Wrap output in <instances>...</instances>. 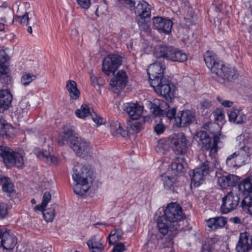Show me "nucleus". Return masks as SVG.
Wrapping results in <instances>:
<instances>
[{
  "label": "nucleus",
  "instance_id": "obj_16",
  "mask_svg": "<svg viewBox=\"0 0 252 252\" xmlns=\"http://www.w3.org/2000/svg\"><path fill=\"white\" fill-rule=\"evenodd\" d=\"M194 119V115L191 111L185 110L175 118V124L178 127H185L189 126Z\"/></svg>",
  "mask_w": 252,
  "mask_h": 252
},
{
  "label": "nucleus",
  "instance_id": "obj_12",
  "mask_svg": "<svg viewBox=\"0 0 252 252\" xmlns=\"http://www.w3.org/2000/svg\"><path fill=\"white\" fill-rule=\"evenodd\" d=\"M170 147L176 155H184L187 151V140L183 134L174 135L170 141Z\"/></svg>",
  "mask_w": 252,
  "mask_h": 252
},
{
  "label": "nucleus",
  "instance_id": "obj_20",
  "mask_svg": "<svg viewBox=\"0 0 252 252\" xmlns=\"http://www.w3.org/2000/svg\"><path fill=\"white\" fill-rule=\"evenodd\" d=\"M12 98V95L8 90L0 91V113L8 109Z\"/></svg>",
  "mask_w": 252,
  "mask_h": 252
},
{
  "label": "nucleus",
  "instance_id": "obj_25",
  "mask_svg": "<svg viewBox=\"0 0 252 252\" xmlns=\"http://www.w3.org/2000/svg\"><path fill=\"white\" fill-rule=\"evenodd\" d=\"M227 222V220L223 217H217L209 219L207 221L208 227L212 230L224 227Z\"/></svg>",
  "mask_w": 252,
  "mask_h": 252
},
{
  "label": "nucleus",
  "instance_id": "obj_7",
  "mask_svg": "<svg viewBox=\"0 0 252 252\" xmlns=\"http://www.w3.org/2000/svg\"><path fill=\"white\" fill-rule=\"evenodd\" d=\"M137 13V22L140 28L145 31L150 30L149 21L151 17V6L145 1L140 2L136 7Z\"/></svg>",
  "mask_w": 252,
  "mask_h": 252
},
{
  "label": "nucleus",
  "instance_id": "obj_1",
  "mask_svg": "<svg viewBox=\"0 0 252 252\" xmlns=\"http://www.w3.org/2000/svg\"><path fill=\"white\" fill-rule=\"evenodd\" d=\"M204 58L213 77L220 83L225 84L237 78V70L233 67L224 65L215 54L207 51L205 53Z\"/></svg>",
  "mask_w": 252,
  "mask_h": 252
},
{
  "label": "nucleus",
  "instance_id": "obj_57",
  "mask_svg": "<svg viewBox=\"0 0 252 252\" xmlns=\"http://www.w3.org/2000/svg\"><path fill=\"white\" fill-rule=\"evenodd\" d=\"M0 80L2 83L8 84L10 82L11 79L8 74H7L0 77Z\"/></svg>",
  "mask_w": 252,
  "mask_h": 252
},
{
  "label": "nucleus",
  "instance_id": "obj_60",
  "mask_svg": "<svg viewBox=\"0 0 252 252\" xmlns=\"http://www.w3.org/2000/svg\"><path fill=\"white\" fill-rule=\"evenodd\" d=\"M91 80L92 83V85L94 86H95L96 85H98V80L96 76L94 75H92L91 76Z\"/></svg>",
  "mask_w": 252,
  "mask_h": 252
},
{
  "label": "nucleus",
  "instance_id": "obj_49",
  "mask_svg": "<svg viewBox=\"0 0 252 252\" xmlns=\"http://www.w3.org/2000/svg\"><path fill=\"white\" fill-rule=\"evenodd\" d=\"M218 102L224 107H231L233 105L234 102L232 101L223 100L221 98L220 96H218L217 98Z\"/></svg>",
  "mask_w": 252,
  "mask_h": 252
},
{
  "label": "nucleus",
  "instance_id": "obj_23",
  "mask_svg": "<svg viewBox=\"0 0 252 252\" xmlns=\"http://www.w3.org/2000/svg\"><path fill=\"white\" fill-rule=\"evenodd\" d=\"M87 245L92 252H102L104 249L102 239L99 235L92 237L88 241Z\"/></svg>",
  "mask_w": 252,
  "mask_h": 252
},
{
  "label": "nucleus",
  "instance_id": "obj_62",
  "mask_svg": "<svg viewBox=\"0 0 252 252\" xmlns=\"http://www.w3.org/2000/svg\"><path fill=\"white\" fill-rule=\"evenodd\" d=\"M128 4L130 5V6H135V1L131 0H128V2L127 3Z\"/></svg>",
  "mask_w": 252,
  "mask_h": 252
},
{
  "label": "nucleus",
  "instance_id": "obj_39",
  "mask_svg": "<svg viewBox=\"0 0 252 252\" xmlns=\"http://www.w3.org/2000/svg\"><path fill=\"white\" fill-rule=\"evenodd\" d=\"M182 159L176 157L174 161L171 164V169L175 171V174L182 172L183 170V165L182 163Z\"/></svg>",
  "mask_w": 252,
  "mask_h": 252
},
{
  "label": "nucleus",
  "instance_id": "obj_33",
  "mask_svg": "<svg viewBox=\"0 0 252 252\" xmlns=\"http://www.w3.org/2000/svg\"><path fill=\"white\" fill-rule=\"evenodd\" d=\"M122 236L123 232L121 229H116L111 231L108 238L109 244H116L118 241L122 239Z\"/></svg>",
  "mask_w": 252,
  "mask_h": 252
},
{
  "label": "nucleus",
  "instance_id": "obj_51",
  "mask_svg": "<svg viewBox=\"0 0 252 252\" xmlns=\"http://www.w3.org/2000/svg\"><path fill=\"white\" fill-rule=\"evenodd\" d=\"M78 4L82 8L88 9L91 5L90 0H76Z\"/></svg>",
  "mask_w": 252,
  "mask_h": 252
},
{
  "label": "nucleus",
  "instance_id": "obj_14",
  "mask_svg": "<svg viewBox=\"0 0 252 252\" xmlns=\"http://www.w3.org/2000/svg\"><path fill=\"white\" fill-rule=\"evenodd\" d=\"M127 76L125 71H119L116 75L111 79L110 86L113 91H120L125 88L127 83Z\"/></svg>",
  "mask_w": 252,
  "mask_h": 252
},
{
  "label": "nucleus",
  "instance_id": "obj_58",
  "mask_svg": "<svg viewBox=\"0 0 252 252\" xmlns=\"http://www.w3.org/2000/svg\"><path fill=\"white\" fill-rule=\"evenodd\" d=\"M202 252H211V246L209 244L205 243L202 245Z\"/></svg>",
  "mask_w": 252,
  "mask_h": 252
},
{
  "label": "nucleus",
  "instance_id": "obj_40",
  "mask_svg": "<svg viewBox=\"0 0 252 252\" xmlns=\"http://www.w3.org/2000/svg\"><path fill=\"white\" fill-rule=\"evenodd\" d=\"M241 205L244 210L247 211L252 215V196H245L242 201Z\"/></svg>",
  "mask_w": 252,
  "mask_h": 252
},
{
  "label": "nucleus",
  "instance_id": "obj_2",
  "mask_svg": "<svg viewBox=\"0 0 252 252\" xmlns=\"http://www.w3.org/2000/svg\"><path fill=\"white\" fill-rule=\"evenodd\" d=\"M73 127L64 128L62 139L58 140V144L62 146L65 142H69V146L76 155L82 158L91 156L93 153L90 143L84 138L73 134Z\"/></svg>",
  "mask_w": 252,
  "mask_h": 252
},
{
  "label": "nucleus",
  "instance_id": "obj_37",
  "mask_svg": "<svg viewBox=\"0 0 252 252\" xmlns=\"http://www.w3.org/2000/svg\"><path fill=\"white\" fill-rule=\"evenodd\" d=\"M43 213V215L45 220L48 222H51L53 220L55 217V207L54 205L51 206L50 208L45 209Z\"/></svg>",
  "mask_w": 252,
  "mask_h": 252
},
{
  "label": "nucleus",
  "instance_id": "obj_32",
  "mask_svg": "<svg viewBox=\"0 0 252 252\" xmlns=\"http://www.w3.org/2000/svg\"><path fill=\"white\" fill-rule=\"evenodd\" d=\"M239 189L244 194L252 193V178L244 180L239 185Z\"/></svg>",
  "mask_w": 252,
  "mask_h": 252
},
{
  "label": "nucleus",
  "instance_id": "obj_8",
  "mask_svg": "<svg viewBox=\"0 0 252 252\" xmlns=\"http://www.w3.org/2000/svg\"><path fill=\"white\" fill-rule=\"evenodd\" d=\"M150 85L158 94L163 96L166 100H171L174 97L175 87L166 77L154 81Z\"/></svg>",
  "mask_w": 252,
  "mask_h": 252
},
{
  "label": "nucleus",
  "instance_id": "obj_43",
  "mask_svg": "<svg viewBox=\"0 0 252 252\" xmlns=\"http://www.w3.org/2000/svg\"><path fill=\"white\" fill-rule=\"evenodd\" d=\"M36 78V76L32 73L25 72L22 76L21 81L23 85L27 86L34 80Z\"/></svg>",
  "mask_w": 252,
  "mask_h": 252
},
{
  "label": "nucleus",
  "instance_id": "obj_27",
  "mask_svg": "<svg viewBox=\"0 0 252 252\" xmlns=\"http://www.w3.org/2000/svg\"><path fill=\"white\" fill-rule=\"evenodd\" d=\"M37 157L49 164H57L58 162V158L55 156H51L50 153L46 150L39 151Z\"/></svg>",
  "mask_w": 252,
  "mask_h": 252
},
{
  "label": "nucleus",
  "instance_id": "obj_38",
  "mask_svg": "<svg viewBox=\"0 0 252 252\" xmlns=\"http://www.w3.org/2000/svg\"><path fill=\"white\" fill-rule=\"evenodd\" d=\"M168 106L167 103L164 101H160L159 102L158 105H154L152 107L153 113L156 116H162L163 115L164 110L162 109V108Z\"/></svg>",
  "mask_w": 252,
  "mask_h": 252
},
{
  "label": "nucleus",
  "instance_id": "obj_5",
  "mask_svg": "<svg viewBox=\"0 0 252 252\" xmlns=\"http://www.w3.org/2000/svg\"><path fill=\"white\" fill-rule=\"evenodd\" d=\"M167 220L172 224L170 227L172 230H181L183 227H181V223L185 219L181 206L176 203L169 204L164 210V216Z\"/></svg>",
  "mask_w": 252,
  "mask_h": 252
},
{
  "label": "nucleus",
  "instance_id": "obj_34",
  "mask_svg": "<svg viewBox=\"0 0 252 252\" xmlns=\"http://www.w3.org/2000/svg\"><path fill=\"white\" fill-rule=\"evenodd\" d=\"M170 46H157L154 49V56L158 58H163L167 59Z\"/></svg>",
  "mask_w": 252,
  "mask_h": 252
},
{
  "label": "nucleus",
  "instance_id": "obj_64",
  "mask_svg": "<svg viewBox=\"0 0 252 252\" xmlns=\"http://www.w3.org/2000/svg\"><path fill=\"white\" fill-rule=\"evenodd\" d=\"M28 32L31 34L32 33V28L31 26H29L27 29Z\"/></svg>",
  "mask_w": 252,
  "mask_h": 252
},
{
  "label": "nucleus",
  "instance_id": "obj_24",
  "mask_svg": "<svg viewBox=\"0 0 252 252\" xmlns=\"http://www.w3.org/2000/svg\"><path fill=\"white\" fill-rule=\"evenodd\" d=\"M229 121L237 124H241L246 120V115L241 110L233 108L228 114Z\"/></svg>",
  "mask_w": 252,
  "mask_h": 252
},
{
  "label": "nucleus",
  "instance_id": "obj_61",
  "mask_svg": "<svg viewBox=\"0 0 252 252\" xmlns=\"http://www.w3.org/2000/svg\"><path fill=\"white\" fill-rule=\"evenodd\" d=\"M231 220L234 223H241V219L237 217H235L231 219Z\"/></svg>",
  "mask_w": 252,
  "mask_h": 252
},
{
  "label": "nucleus",
  "instance_id": "obj_56",
  "mask_svg": "<svg viewBox=\"0 0 252 252\" xmlns=\"http://www.w3.org/2000/svg\"><path fill=\"white\" fill-rule=\"evenodd\" d=\"M93 121L96 124L97 126H99L103 123L102 118L97 115H95L92 117Z\"/></svg>",
  "mask_w": 252,
  "mask_h": 252
},
{
  "label": "nucleus",
  "instance_id": "obj_41",
  "mask_svg": "<svg viewBox=\"0 0 252 252\" xmlns=\"http://www.w3.org/2000/svg\"><path fill=\"white\" fill-rule=\"evenodd\" d=\"M111 132L114 136L124 135L125 130L122 128L120 124L118 122H115L111 126Z\"/></svg>",
  "mask_w": 252,
  "mask_h": 252
},
{
  "label": "nucleus",
  "instance_id": "obj_30",
  "mask_svg": "<svg viewBox=\"0 0 252 252\" xmlns=\"http://www.w3.org/2000/svg\"><path fill=\"white\" fill-rule=\"evenodd\" d=\"M233 178L231 175L219 177L218 178V184L222 189L233 186L234 183Z\"/></svg>",
  "mask_w": 252,
  "mask_h": 252
},
{
  "label": "nucleus",
  "instance_id": "obj_59",
  "mask_svg": "<svg viewBox=\"0 0 252 252\" xmlns=\"http://www.w3.org/2000/svg\"><path fill=\"white\" fill-rule=\"evenodd\" d=\"M201 105L202 108L203 109L208 108L211 107V103L210 102L205 100L201 103Z\"/></svg>",
  "mask_w": 252,
  "mask_h": 252
},
{
  "label": "nucleus",
  "instance_id": "obj_55",
  "mask_svg": "<svg viewBox=\"0 0 252 252\" xmlns=\"http://www.w3.org/2000/svg\"><path fill=\"white\" fill-rule=\"evenodd\" d=\"M164 126L161 124H158L156 125L154 127L155 131L157 134H160L162 133L164 131Z\"/></svg>",
  "mask_w": 252,
  "mask_h": 252
},
{
  "label": "nucleus",
  "instance_id": "obj_17",
  "mask_svg": "<svg viewBox=\"0 0 252 252\" xmlns=\"http://www.w3.org/2000/svg\"><path fill=\"white\" fill-rule=\"evenodd\" d=\"M30 6L29 3H23L18 6L17 18L23 25H28L29 20L32 18V16L33 13L30 11H28L27 9V8H30Z\"/></svg>",
  "mask_w": 252,
  "mask_h": 252
},
{
  "label": "nucleus",
  "instance_id": "obj_29",
  "mask_svg": "<svg viewBox=\"0 0 252 252\" xmlns=\"http://www.w3.org/2000/svg\"><path fill=\"white\" fill-rule=\"evenodd\" d=\"M0 181L3 192L11 193L14 191V185L9 178L5 176L1 177Z\"/></svg>",
  "mask_w": 252,
  "mask_h": 252
},
{
  "label": "nucleus",
  "instance_id": "obj_9",
  "mask_svg": "<svg viewBox=\"0 0 252 252\" xmlns=\"http://www.w3.org/2000/svg\"><path fill=\"white\" fill-rule=\"evenodd\" d=\"M122 63V57L117 54L107 56L102 63V71L106 75L114 73Z\"/></svg>",
  "mask_w": 252,
  "mask_h": 252
},
{
  "label": "nucleus",
  "instance_id": "obj_4",
  "mask_svg": "<svg viewBox=\"0 0 252 252\" xmlns=\"http://www.w3.org/2000/svg\"><path fill=\"white\" fill-rule=\"evenodd\" d=\"M0 156L7 167L15 166L22 169L24 166V153L15 152L8 147L0 146Z\"/></svg>",
  "mask_w": 252,
  "mask_h": 252
},
{
  "label": "nucleus",
  "instance_id": "obj_53",
  "mask_svg": "<svg viewBox=\"0 0 252 252\" xmlns=\"http://www.w3.org/2000/svg\"><path fill=\"white\" fill-rule=\"evenodd\" d=\"M9 69L8 66L0 63V77L9 73Z\"/></svg>",
  "mask_w": 252,
  "mask_h": 252
},
{
  "label": "nucleus",
  "instance_id": "obj_42",
  "mask_svg": "<svg viewBox=\"0 0 252 252\" xmlns=\"http://www.w3.org/2000/svg\"><path fill=\"white\" fill-rule=\"evenodd\" d=\"M77 116L81 119H84L90 114V108L86 104H83L80 109L76 111Z\"/></svg>",
  "mask_w": 252,
  "mask_h": 252
},
{
  "label": "nucleus",
  "instance_id": "obj_52",
  "mask_svg": "<svg viewBox=\"0 0 252 252\" xmlns=\"http://www.w3.org/2000/svg\"><path fill=\"white\" fill-rule=\"evenodd\" d=\"M113 249V252H123L126 250L125 245L122 243H116Z\"/></svg>",
  "mask_w": 252,
  "mask_h": 252
},
{
  "label": "nucleus",
  "instance_id": "obj_26",
  "mask_svg": "<svg viewBox=\"0 0 252 252\" xmlns=\"http://www.w3.org/2000/svg\"><path fill=\"white\" fill-rule=\"evenodd\" d=\"M157 226L159 232L163 235H166L169 231L173 233L178 231L171 230L170 227H172V224H170V222L163 217L158 219Z\"/></svg>",
  "mask_w": 252,
  "mask_h": 252
},
{
  "label": "nucleus",
  "instance_id": "obj_19",
  "mask_svg": "<svg viewBox=\"0 0 252 252\" xmlns=\"http://www.w3.org/2000/svg\"><path fill=\"white\" fill-rule=\"evenodd\" d=\"M125 109L131 120H137L142 116L143 107L137 103H128L125 105Z\"/></svg>",
  "mask_w": 252,
  "mask_h": 252
},
{
  "label": "nucleus",
  "instance_id": "obj_36",
  "mask_svg": "<svg viewBox=\"0 0 252 252\" xmlns=\"http://www.w3.org/2000/svg\"><path fill=\"white\" fill-rule=\"evenodd\" d=\"M236 153L237 158L239 159H242V163H243L247 161L250 155V150L248 147L244 146Z\"/></svg>",
  "mask_w": 252,
  "mask_h": 252
},
{
  "label": "nucleus",
  "instance_id": "obj_11",
  "mask_svg": "<svg viewBox=\"0 0 252 252\" xmlns=\"http://www.w3.org/2000/svg\"><path fill=\"white\" fill-rule=\"evenodd\" d=\"M211 171L209 162L205 161L201 163L192 171L191 182L194 186H199L204 181L205 177Z\"/></svg>",
  "mask_w": 252,
  "mask_h": 252
},
{
  "label": "nucleus",
  "instance_id": "obj_18",
  "mask_svg": "<svg viewBox=\"0 0 252 252\" xmlns=\"http://www.w3.org/2000/svg\"><path fill=\"white\" fill-rule=\"evenodd\" d=\"M252 248V236L248 235L247 233L241 234L236 246L237 252H249Z\"/></svg>",
  "mask_w": 252,
  "mask_h": 252
},
{
  "label": "nucleus",
  "instance_id": "obj_47",
  "mask_svg": "<svg viewBox=\"0 0 252 252\" xmlns=\"http://www.w3.org/2000/svg\"><path fill=\"white\" fill-rule=\"evenodd\" d=\"M238 159H239L237 158V153L235 152L227 157L226 163L230 167H234L236 165V161Z\"/></svg>",
  "mask_w": 252,
  "mask_h": 252
},
{
  "label": "nucleus",
  "instance_id": "obj_21",
  "mask_svg": "<svg viewBox=\"0 0 252 252\" xmlns=\"http://www.w3.org/2000/svg\"><path fill=\"white\" fill-rule=\"evenodd\" d=\"M17 244L15 236L8 231H5L2 235L1 245L5 250H11Z\"/></svg>",
  "mask_w": 252,
  "mask_h": 252
},
{
  "label": "nucleus",
  "instance_id": "obj_10",
  "mask_svg": "<svg viewBox=\"0 0 252 252\" xmlns=\"http://www.w3.org/2000/svg\"><path fill=\"white\" fill-rule=\"evenodd\" d=\"M240 198L236 191L232 190L222 198V204L221 211L222 213L226 214L234 210L238 206Z\"/></svg>",
  "mask_w": 252,
  "mask_h": 252
},
{
  "label": "nucleus",
  "instance_id": "obj_50",
  "mask_svg": "<svg viewBox=\"0 0 252 252\" xmlns=\"http://www.w3.org/2000/svg\"><path fill=\"white\" fill-rule=\"evenodd\" d=\"M9 59V57L3 50H0V63H4Z\"/></svg>",
  "mask_w": 252,
  "mask_h": 252
},
{
  "label": "nucleus",
  "instance_id": "obj_35",
  "mask_svg": "<svg viewBox=\"0 0 252 252\" xmlns=\"http://www.w3.org/2000/svg\"><path fill=\"white\" fill-rule=\"evenodd\" d=\"M51 199V194L49 191H46L42 197V202L40 204L36 205L34 210L35 211H39L43 212L44 208L47 206L48 203Z\"/></svg>",
  "mask_w": 252,
  "mask_h": 252
},
{
  "label": "nucleus",
  "instance_id": "obj_63",
  "mask_svg": "<svg viewBox=\"0 0 252 252\" xmlns=\"http://www.w3.org/2000/svg\"><path fill=\"white\" fill-rule=\"evenodd\" d=\"M4 29V25L3 23H0V31H3Z\"/></svg>",
  "mask_w": 252,
  "mask_h": 252
},
{
  "label": "nucleus",
  "instance_id": "obj_6",
  "mask_svg": "<svg viewBox=\"0 0 252 252\" xmlns=\"http://www.w3.org/2000/svg\"><path fill=\"white\" fill-rule=\"evenodd\" d=\"M194 139L203 151H210V154H216L218 149V144L220 141L218 136L215 135L212 141L211 138L204 131L200 130L196 133Z\"/></svg>",
  "mask_w": 252,
  "mask_h": 252
},
{
  "label": "nucleus",
  "instance_id": "obj_48",
  "mask_svg": "<svg viewBox=\"0 0 252 252\" xmlns=\"http://www.w3.org/2000/svg\"><path fill=\"white\" fill-rule=\"evenodd\" d=\"M176 110L175 108H172L168 110L166 113L164 111L162 117L167 118L169 120H171L173 118L175 119V115L176 114Z\"/></svg>",
  "mask_w": 252,
  "mask_h": 252
},
{
  "label": "nucleus",
  "instance_id": "obj_31",
  "mask_svg": "<svg viewBox=\"0 0 252 252\" xmlns=\"http://www.w3.org/2000/svg\"><path fill=\"white\" fill-rule=\"evenodd\" d=\"M163 183L164 188L167 189H174V188L176 186L177 179L174 177H170L169 176L163 174L161 176Z\"/></svg>",
  "mask_w": 252,
  "mask_h": 252
},
{
  "label": "nucleus",
  "instance_id": "obj_3",
  "mask_svg": "<svg viewBox=\"0 0 252 252\" xmlns=\"http://www.w3.org/2000/svg\"><path fill=\"white\" fill-rule=\"evenodd\" d=\"M73 170L72 178L76 182L74 191L77 195H83L89 189V183L93 181L92 173L86 166L81 164L75 166Z\"/></svg>",
  "mask_w": 252,
  "mask_h": 252
},
{
  "label": "nucleus",
  "instance_id": "obj_44",
  "mask_svg": "<svg viewBox=\"0 0 252 252\" xmlns=\"http://www.w3.org/2000/svg\"><path fill=\"white\" fill-rule=\"evenodd\" d=\"M127 125L130 130H131L133 132L137 133L140 130L141 123L139 122L133 121L130 120L127 121Z\"/></svg>",
  "mask_w": 252,
  "mask_h": 252
},
{
  "label": "nucleus",
  "instance_id": "obj_28",
  "mask_svg": "<svg viewBox=\"0 0 252 252\" xmlns=\"http://www.w3.org/2000/svg\"><path fill=\"white\" fill-rule=\"evenodd\" d=\"M66 87L71 98L77 99L79 97L80 91L77 89V84L74 81H68Z\"/></svg>",
  "mask_w": 252,
  "mask_h": 252
},
{
  "label": "nucleus",
  "instance_id": "obj_54",
  "mask_svg": "<svg viewBox=\"0 0 252 252\" xmlns=\"http://www.w3.org/2000/svg\"><path fill=\"white\" fill-rule=\"evenodd\" d=\"M7 214V206L4 203L0 204V219L3 218Z\"/></svg>",
  "mask_w": 252,
  "mask_h": 252
},
{
  "label": "nucleus",
  "instance_id": "obj_15",
  "mask_svg": "<svg viewBox=\"0 0 252 252\" xmlns=\"http://www.w3.org/2000/svg\"><path fill=\"white\" fill-rule=\"evenodd\" d=\"M152 21L154 28L159 32L167 34L171 32L172 23L170 20L158 16L153 17Z\"/></svg>",
  "mask_w": 252,
  "mask_h": 252
},
{
  "label": "nucleus",
  "instance_id": "obj_45",
  "mask_svg": "<svg viewBox=\"0 0 252 252\" xmlns=\"http://www.w3.org/2000/svg\"><path fill=\"white\" fill-rule=\"evenodd\" d=\"M214 119L216 121L222 122L224 119V114L222 109L217 108L213 112Z\"/></svg>",
  "mask_w": 252,
  "mask_h": 252
},
{
  "label": "nucleus",
  "instance_id": "obj_46",
  "mask_svg": "<svg viewBox=\"0 0 252 252\" xmlns=\"http://www.w3.org/2000/svg\"><path fill=\"white\" fill-rule=\"evenodd\" d=\"M168 146L165 143V142L161 140L158 141L156 147V150L157 152L162 154H164L168 150Z\"/></svg>",
  "mask_w": 252,
  "mask_h": 252
},
{
  "label": "nucleus",
  "instance_id": "obj_13",
  "mask_svg": "<svg viewBox=\"0 0 252 252\" xmlns=\"http://www.w3.org/2000/svg\"><path fill=\"white\" fill-rule=\"evenodd\" d=\"M165 69L164 64L160 62H157L151 64L147 69L150 84L154 81H158L161 78H165L164 75Z\"/></svg>",
  "mask_w": 252,
  "mask_h": 252
},
{
  "label": "nucleus",
  "instance_id": "obj_22",
  "mask_svg": "<svg viewBox=\"0 0 252 252\" xmlns=\"http://www.w3.org/2000/svg\"><path fill=\"white\" fill-rule=\"evenodd\" d=\"M188 59L186 53L170 46L167 59L173 62H184Z\"/></svg>",
  "mask_w": 252,
  "mask_h": 252
}]
</instances>
